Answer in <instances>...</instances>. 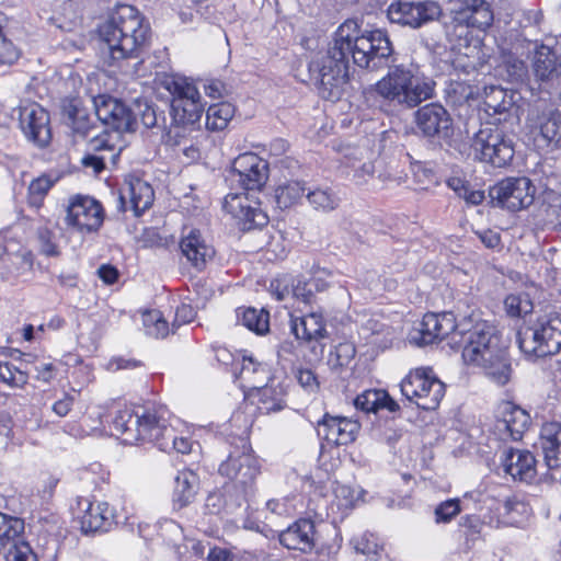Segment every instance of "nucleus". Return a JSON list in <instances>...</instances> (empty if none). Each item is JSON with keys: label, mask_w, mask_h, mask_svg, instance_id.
I'll use <instances>...</instances> for the list:
<instances>
[{"label": "nucleus", "mask_w": 561, "mask_h": 561, "mask_svg": "<svg viewBox=\"0 0 561 561\" xmlns=\"http://www.w3.org/2000/svg\"><path fill=\"white\" fill-rule=\"evenodd\" d=\"M536 187L528 178H507L490 188L492 202L502 208L517 211L530 206L535 198Z\"/></svg>", "instance_id": "9d476101"}, {"label": "nucleus", "mask_w": 561, "mask_h": 561, "mask_svg": "<svg viewBox=\"0 0 561 561\" xmlns=\"http://www.w3.org/2000/svg\"><path fill=\"white\" fill-rule=\"evenodd\" d=\"M434 88L433 80L414 75L404 65L390 67L388 73L375 84V91L380 98L409 108L433 98Z\"/></svg>", "instance_id": "20e7f679"}, {"label": "nucleus", "mask_w": 561, "mask_h": 561, "mask_svg": "<svg viewBox=\"0 0 561 561\" xmlns=\"http://www.w3.org/2000/svg\"><path fill=\"white\" fill-rule=\"evenodd\" d=\"M279 542L287 549L309 552L314 547V524L302 518L279 534Z\"/></svg>", "instance_id": "393cba45"}, {"label": "nucleus", "mask_w": 561, "mask_h": 561, "mask_svg": "<svg viewBox=\"0 0 561 561\" xmlns=\"http://www.w3.org/2000/svg\"><path fill=\"white\" fill-rule=\"evenodd\" d=\"M500 68L506 72L511 81H520L526 76L525 62L511 53L503 55Z\"/></svg>", "instance_id": "8fccbe9b"}, {"label": "nucleus", "mask_w": 561, "mask_h": 561, "mask_svg": "<svg viewBox=\"0 0 561 561\" xmlns=\"http://www.w3.org/2000/svg\"><path fill=\"white\" fill-rule=\"evenodd\" d=\"M80 523L84 534L107 531L114 523L113 510L106 502L89 503Z\"/></svg>", "instance_id": "bb28decb"}, {"label": "nucleus", "mask_w": 561, "mask_h": 561, "mask_svg": "<svg viewBox=\"0 0 561 561\" xmlns=\"http://www.w3.org/2000/svg\"><path fill=\"white\" fill-rule=\"evenodd\" d=\"M118 134L103 131L88 141V151L96 154H107L111 162L115 163L122 147L117 146Z\"/></svg>", "instance_id": "72a5a7b5"}, {"label": "nucleus", "mask_w": 561, "mask_h": 561, "mask_svg": "<svg viewBox=\"0 0 561 561\" xmlns=\"http://www.w3.org/2000/svg\"><path fill=\"white\" fill-rule=\"evenodd\" d=\"M360 424L352 419L324 414L318 422V435L333 445H347L355 440Z\"/></svg>", "instance_id": "412c9836"}, {"label": "nucleus", "mask_w": 561, "mask_h": 561, "mask_svg": "<svg viewBox=\"0 0 561 561\" xmlns=\"http://www.w3.org/2000/svg\"><path fill=\"white\" fill-rule=\"evenodd\" d=\"M526 128L538 149L561 147V112L557 108L535 106L529 110Z\"/></svg>", "instance_id": "1a4fd4ad"}, {"label": "nucleus", "mask_w": 561, "mask_h": 561, "mask_svg": "<svg viewBox=\"0 0 561 561\" xmlns=\"http://www.w3.org/2000/svg\"><path fill=\"white\" fill-rule=\"evenodd\" d=\"M99 34L112 59L136 58L149 41L150 25L135 7L118 4L100 25Z\"/></svg>", "instance_id": "7ed1b4c3"}, {"label": "nucleus", "mask_w": 561, "mask_h": 561, "mask_svg": "<svg viewBox=\"0 0 561 561\" xmlns=\"http://www.w3.org/2000/svg\"><path fill=\"white\" fill-rule=\"evenodd\" d=\"M240 378L250 387L261 388L268 379V370L265 364L255 360L252 356H243L240 368Z\"/></svg>", "instance_id": "c9c22d12"}, {"label": "nucleus", "mask_w": 561, "mask_h": 561, "mask_svg": "<svg viewBox=\"0 0 561 561\" xmlns=\"http://www.w3.org/2000/svg\"><path fill=\"white\" fill-rule=\"evenodd\" d=\"M138 108L140 122L146 128L167 127L165 117L159 115L153 105L145 103L144 105H138Z\"/></svg>", "instance_id": "864d4df0"}, {"label": "nucleus", "mask_w": 561, "mask_h": 561, "mask_svg": "<svg viewBox=\"0 0 561 561\" xmlns=\"http://www.w3.org/2000/svg\"><path fill=\"white\" fill-rule=\"evenodd\" d=\"M483 104L488 115H504L505 117L513 108L514 102L512 96H510L504 89L490 87V89L485 91Z\"/></svg>", "instance_id": "f704fd0d"}, {"label": "nucleus", "mask_w": 561, "mask_h": 561, "mask_svg": "<svg viewBox=\"0 0 561 561\" xmlns=\"http://www.w3.org/2000/svg\"><path fill=\"white\" fill-rule=\"evenodd\" d=\"M128 197L130 209L135 216H140L144 211L151 207L154 193L151 185L140 179L130 180L127 184L126 192L121 195L122 203Z\"/></svg>", "instance_id": "7c9ffc66"}, {"label": "nucleus", "mask_w": 561, "mask_h": 561, "mask_svg": "<svg viewBox=\"0 0 561 561\" xmlns=\"http://www.w3.org/2000/svg\"><path fill=\"white\" fill-rule=\"evenodd\" d=\"M198 490V477L192 470L180 471L175 477L173 503L178 508L187 506Z\"/></svg>", "instance_id": "2f4dec72"}, {"label": "nucleus", "mask_w": 561, "mask_h": 561, "mask_svg": "<svg viewBox=\"0 0 561 561\" xmlns=\"http://www.w3.org/2000/svg\"><path fill=\"white\" fill-rule=\"evenodd\" d=\"M386 398L385 390L370 389L358 394L354 400L357 410L366 413L380 410V401Z\"/></svg>", "instance_id": "49530a36"}, {"label": "nucleus", "mask_w": 561, "mask_h": 561, "mask_svg": "<svg viewBox=\"0 0 561 561\" xmlns=\"http://www.w3.org/2000/svg\"><path fill=\"white\" fill-rule=\"evenodd\" d=\"M68 119L72 133L81 138L89 136L91 130L94 128L88 113L83 108H79L76 105H71L68 111Z\"/></svg>", "instance_id": "79ce46f5"}, {"label": "nucleus", "mask_w": 561, "mask_h": 561, "mask_svg": "<svg viewBox=\"0 0 561 561\" xmlns=\"http://www.w3.org/2000/svg\"><path fill=\"white\" fill-rule=\"evenodd\" d=\"M393 47L386 32L366 31L359 34L353 20L341 24L327 50L318 53L309 64V71L320 82L323 99L339 100L350 79V57L360 68L377 69L392 56Z\"/></svg>", "instance_id": "f257e3e1"}, {"label": "nucleus", "mask_w": 561, "mask_h": 561, "mask_svg": "<svg viewBox=\"0 0 561 561\" xmlns=\"http://www.w3.org/2000/svg\"><path fill=\"white\" fill-rule=\"evenodd\" d=\"M110 161L107 154H96L88 151L81 159L84 168H90L94 173H100L104 170L106 162Z\"/></svg>", "instance_id": "0e129e2a"}, {"label": "nucleus", "mask_w": 561, "mask_h": 561, "mask_svg": "<svg viewBox=\"0 0 561 561\" xmlns=\"http://www.w3.org/2000/svg\"><path fill=\"white\" fill-rule=\"evenodd\" d=\"M504 308L510 317L520 318L533 311V302L526 294H511L504 300Z\"/></svg>", "instance_id": "a18cd8bd"}, {"label": "nucleus", "mask_w": 561, "mask_h": 561, "mask_svg": "<svg viewBox=\"0 0 561 561\" xmlns=\"http://www.w3.org/2000/svg\"><path fill=\"white\" fill-rule=\"evenodd\" d=\"M218 472L233 481L247 493L260 474V465L251 447L244 443L241 449L230 453L228 458L220 463Z\"/></svg>", "instance_id": "f8f14e48"}, {"label": "nucleus", "mask_w": 561, "mask_h": 561, "mask_svg": "<svg viewBox=\"0 0 561 561\" xmlns=\"http://www.w3.org/2000/svg\"><path fill=\"white\" fill-rule=\"evenodd\" d=\"M547 221L561 231V198L546 208Z\"/></svg>", "instance_id": "774afa93"}, {"label": "nucleus", "mask_w": 561, "mask_h": 561, "mask_svg": "<svg viewBox=\"0 0 561 561\" xmlns=\"http://www.w3.org/2000/svg\"><path fill=\"white\" fill-rule=\"evenodd\" d=\"M113 428L125 435L129 443L138 440H159L163 430L162 413L159 410L140 408L136 411L124 409L117 411L113 419Z\"/></svg>", "instance_id": "423d86ee"}, {"label": "nucleus", "mask_w": 561, "mask_h": 561, "mask_svg": "<svg viewBox=\"0 0 561 561\" xmlns=\"http://www.w3.org/2000/svg\"><path fill=\"white\" fill-rule=\"evenodd\" d=\"M290 328L296 339L305 342H318L328 335L323 316L319 312L291 318Z\"/></svg>", "instance_id": "cd10ccee"}, {"label": "nucleus", "mask_w": 561, "mask_h": 561, "mask_svg": "<svg viewBox=\"0 0 561 561\" xmlns=\"http://www.w3.org/2000/svg\"><path fill=\"white\" fill-rule=\"evenodd\" d=\"M20 57V50L9 39L0 26V65H12Z\"/></svg>", "instance_id": "6e6d98bb"}, {"label": "nucleus", "mask_w": 561, "mask_h": 561, "mask_svg": "<svg viewBox=\"0 0 561 561\" xmlns=\"http://www.w3.org/2000/svg\"><path fill=\"white\" fill-rule=\"evenodd\" d=\"M356 354L355 347L351 343H340L334 353L330 355V363L334 367L347 366Z\"/></svg>", "instance_id": "4d7b16f0"}, {"label": "nucleus", "mask_w": 561, "mask_h": 561, "mask_svg": "<svg viewBox=\"0 0 561 561\" xmlns=\"http://www.w3.org/2000/svg\"><path fill=\"white\" fill-rule=\"evenodd\" d=\"M354 549L365 556L371 557L378 554V543L373 535L363 534L352 539Z\"/></svg>", "instance_id": "052dcab7"}, {"label": "nucleus", "mask_w": 561, "mask_h": 561, "mask_svg": "<svg viewBox=\"0 0 561 561\" xmlns=\"http://www.w3.org/2000/svg\"><path fill=\"white\" fill-rule=\"evenodd\" d=\"M529 507L516 497L505 500L503 503V515L510 518L511 523H518L515 514L527 515Z\"/></svg>", "instance_id": "e2e57ef3"}, {"label": "nucleus", "mask_w": 561, "mask_h": 561, "mask_svg": "<svg viewBox=\"0 0 561 561\" xmlns=\"http://www.w3.org/2000/svg\"><path fill=\"white\" fill-rule=\"evenodd\" d=\"M222 207L238 220L243 230L263 227L268 221L260 204L250 199L247 193H229L224 199Z\"/></svg>", "instance_id": "f3484780"}, {"label": "nucleus", "mask_w": 561, "mask_h": 561, "mask_svg": "<svg viewBox=\"0 0 561 561\" xmlns=\"http://www.w3.org/2000/svg\"><path fill=\"white\" fill-rule=\"evenodd\" d=\"M36 234L39 251L42 254L46 256L59 255L60 252L56 243V237L51 230H49L47 227H39L37 229Z\"/></svg>", "instance_id": "603ef678"}, {"label": "nucleus", "mask_w": 561, "mask_h": 561, "mask_svg": "<svg viewBox=\"0 0 561 561\" xmlns=\"http://www.w3.org/2000/svg\"><path fill=\"white\" fill-rule=\"evenodd\" d=\"M504 471L515 480L531 481L536 476V459L529 450L510 449L503 459Z\"/></svg>", "instance_id": "a878e982"}, {"label": "nucleus", "mask_w": 561, "mask_h": 561, "mask_svg": "<svg viewBox=\"0 0 561 561\" xmlns=\"http://www.w3.org/2000/svg\"><path fill=\"white\" fill-rule=\"evenodd\" d=\"M531 68L538 81L549 82L559 77L561 65L558 62L556 53L549 46L540 45L534 53Z\"/></svg>", "instance_id": "c756f323"}, {"label": "nucleus", "mask_w": 561, "mask_h": 561, "mask_svg": "<svg viewBox=\"0 0 561 561\" xmlns=\"http://www.w3.org/2000/svg\"><path fill=\"white\" fill-rule=\"evenodd\" d=\"M234 115V106L228 102L213 104L206 112V127L209 130L218 131L227 127Z\"/></svg>", "instance_id": "4c0bfd02"}, {"label": "nucleus", "mask_w": 561, "mask_h": 561, "mask_svg": "<svg viewBox=\"0 0 561 561\" xmlns=\"http://www.w3.org/2000/svg\"><path fill=\"white\" fill-rule=\"evenodd\" d=\"M256 390L255 397L257 398V408L263 413H271L279 411L284 408L283 399L279 392L272 387L261 385V388H254Z\"/></svg>", "instance_id": "a19ab883"}, {"label": "nucleus", "mask_w": 561, "mask_h": 561, "mask_svg": "<svg viewBox=\"0 0 561 561\" xmlns=\"http://www.w3.org/2000/svg\"><path fill=\"white\" fill-rule=\"evenodd\" d=\"M539 447L547 468L554 477L561 470V424L548 422L541 426Z\"/></svg>", "instance_id": "5701e85b"}, {"label": "nucleus", "mask_w": 561, "mask_h": 561, "mask_svg": "<svg viewBox=\"0 0 561 561\" xmlns=\"http://www.w3.org/2000/svg\"><path fill=\"white\" fill-rule=\"evenodd\" d=\"M460 511L459 500H447L435 508V520L436 523H449Z\"/></svg>", "instance_id": "13d9d810"}, {"label": "nucleus", "mask_w": 561, "mask_h": 561, "mask_svg": "<svg viewBox=\"0 0 561 561\" xmlns=\"http://www.w3.org/2000/svg\"><path fill=\"white\" fill-rule=\"evenodd\" d=\"M23 530V524L18 518H12L0 512V543L5 546L11 539L18 538Z\"/></svg>", "instance_id": "3c124183"}, {"label": "nucleus", "mask_w": 561, "mask_h": 561, "mask_svg": "<svg viewBox=\"0 0 561 561\" xmlns=\"http://www.w3.org/2000/svg\"><path fill=\"white\" fill-rule=\"evenodd\" d=\"M291 284H294V278L289 275H283L271 282L270 290L278 301H283L290 296L293 297Z\"/></svg>", "instance_id": "bf43d9fd"}, {"label": "nucleus", "mask_w": 561, "mask_h": 561, "mask_svg": "<svg viewBox=\"0 0 561 561\" xmlns=\"http://www.w3.org/2000/svg\"><path fill=\"white\" fill-rule=\"evenodd\" d=\"M471 150L476 159L496 168L507 165L515 153L513 138L495 124L482 126L474 134Z\"/></svg>", "instance_id": "0eeeda50"}, {"label": "nucleus", "mask_w": 561, "mask_h": 561, "mask_svg": "<svg viewBox=\"0 0 561 561\" xmlns=\"http://www.w3.org/2000/svg\"><path fill=\"white\" fill-rule=\"evenodd\" d=\"M402 394L419 408L435 410L445 396V385L431 368H416L400 383Z\"/></svg>", "instance_id": "6e6552de"}, {"label": "nucleus", "mask_w": 561, "mask_h": 561, "mask_svg": "<svg viewBox=\"0 0 561 561\" xmlns=\"http://www.w3.org/2000/svg\"><path fill=\"white\" fill-rule=\"evenodd\" d=\"M231 176L245 191H260L268 179V163L253 152L242 153L232 162Z\"/></svg>", "instance_id": "2eb2a0df"}, {"label": "nucleus", "mask_w": 561, "mask_h": 561, "mask_svg": "<svg viewBox=\"0 0 561 561\" xmlns=\"http://www.w3.org/2000/svg\"><path fill=\"white\" fill-rule=\"evenodd\" d=\"M53 184L54 182L46 175L33 180L28 185V204L38 208Z\"/></svg>", "instance_id": "de8ad7c7"}, {"label": "nucleus", "mask_w": 561, "mask_h": 561, "mask_svg": "<svg viewBox=\"0 0 561 561\" xmlns=\"http://www.w3.org/2000/svg\"><path fill=\"white\" fill-rule=\"evenodd\" d=\"M459 321L451 312L424 314L423 319L410 331L409 342L417 346H424L440 341L451 334L457 336Z\"/></svg>", "instance_id": "9b49d317"}, {"label": "nucleus", "mask_w": 561, "mask_h": 561, "mask_svg": "<svg viewBox=\"0 0 561 561\" xmlns=\"http://www.w3.org/2000/svg\"><path fill=\"white\" fill-rule=\"evenodd\" d=\"M458 9L467 16L471 27L478 31H486L494 21L491 5L485 0H470L465 7Z\"/></svg>", "instance_id": "473e14b6"}, {"label": "nucleus", "mask_w": 561, "mask_h": 561, "mask_svg": "<svg viewBox=\"0 0 561 561\" xmlns=\"http://www.w3.org/2000/svg\"><path fill=\"white\" fill-rule=\"evenodd\" d=\"M146 333L153 337H165L169 334V325L159 310L147 311L142 314Z\"/></svg>", "instance_id": "c03bdc74"}, {"label": "nucleus", "mask_w": 561, "mask_h": 561, "mask_svg": "<svg viewBox=\"0 0 561 561\" xmlns=\"http://www.w3.org/2000/svg\"><path fill=\"white\" fill-rule=\"evenodd\" d=\"M242 324L256 334H264L268 331V313L264 310L247 308L241 317Z\"/></svg>", "instance_id": "37998d69"}, {"label": "nucleus", "mask_w": 561, "mask_h": 561, "mask_svg": "<svg viewBox=\"0 0 561 561\" xmlns=\"http://www.w3.org/2000/svg\"><path fill=\"white\" fill-rule=\"evenodd\" d=\"M375 173V164L371 161L364 162L360 167L354 170L352 180L357 185L367 184Z\"/></svg>", "instance_id": "338daca9"}, {"label": "nucleus", "mask_w": 561, "mask_h": 561, "mask_svg": "<svg viewBox=\"0 0 561 561\" xmlns=\"http://www.w3.org/2000/svg\"><path fill=\"white\" fill-rule=\"evenodd\" d=\"M517 343L529 357L556 355L561 350V313L550 312L537 318L529 327L519 330Z\"/></svg>", "instance_id": "39448f33"}, {"label": "nucleus", "mask_w": 561, "mask_h": 561, "mask_svg": "<svg viewBox=\"0 0 561 561\" xmlns=\"http://www.w3.org/2000/svg\"><path fill=\"white\" fill-rule=\"evenodd\" d=\"M20 126L24 135L43 147L49 142L48 113L38 104L31 103L20 108Z\"/></svg>", "instance_id": "aec40b11"}, {"label": "nucleus", "mask_w": 561, "mask_h": 561, "mask_svg": "<svg viewBox=\"0 0 561 561\" xmlns=\"http://www.w3.org/2000/svg\"><path fill=\"white\" fill-rule=\"evenodd\" d=\"M104 220L102 205L90 196L73 197L68 207L66 222L80 232L99 230Z\"/></svg>", "instance_id": "dca6fc26"}, {"label": "nucleus", "mask_w": 561, "mask_h": 561, "mask_svg": "<svg viewBox=\"0 0 561 561\" xmlns=\"http://www.w3.org/2000/svg\"><path fill=\"white\" fill-rule=\"evenodd\" d=\"M296 378L299 385L308 392H316L319 389V381L311 369H299Z\"/></svg>", "instance_id": "69168bd1"}, {"label": "nucleus", "mask_w": 561, "mask_h": 561, "mask_svg": "<svg viewBox=\"0 0 561 561\" xmlns=\"http://www.w3.org/2000/svg\"><path fill=\"white\" fill-rule=\"evenodd\" d=\"M453 347L461 350L466 365L483 369L485 375L497 385H505L511 378V364L505 352L499 345L496 329L474 313L459 321L457 336H451Z\"/></svg>", "instance_id": "f03ea898"}, {"label": "nucleus", "mask_w": 561, "mask_h": 561, "mask_svg": "<svg viewBox=\"0 0 561 561\" xmlns=\"http://www.w3.org/2000/svg\"><path fill=\"white\" fill-rule=\"evenodd\" d=\"M444 33L453 48L469 47L471 43V25L458 8L451 9L450 16L444 22Z\"/></svg>", "instance_id": "c85d7f7f"}, {"label": "nucleus", "mask_w": 561, "mask_h": 561, "mask_svg": "<svg viewBox=\"0 0 561 561\" xmlns=\"http://www.w3.org/2000/svg\"><path fill=\"white\" fill-rule=\"evenodd\" d=\"M290 290L294 298H297L306 304H312L314 300L312 287L309 286V279H294V284H291Z\"/></svg>", "instance_id": "680f3d73"}, {"label": "nucleus", "mask_w": 561, "mask_h": 561, "mask_svg": "<svg viewBox=\"0 0 561 561\" xmlns=\"http://www.w3.org/2000/svg\"><path fill=\"white\" fill-rule=\"evenodd\" d=\"M92 102L98 119L112 128L113 133L121 135L135 130L136 117L121 100L108 94H99L92 98Z\"/></svg>", "instance_id": "4468645a"}, {"label": "nucleus", "mask_w": 561, "mask_h": 561, "mask_svg": "<svg viewBox=\"0 0 561 561\" xmlns=\"http://www.w3.org/2000/svg\"><path fill=\"white\" fill-rule=\"evenodd\" d=\"M203 111L204 106L201 101L173 100L170 108L169 140L173 137H182L187 127L198 123Z\"/></svg>", "instance_id": "4be33fe9"}, {"label": "nucleus", "mask_w": 561, "mask_h": 561, "mask_svg": "<svg viewBox=\"0 0 561 561\" xmlns=\"http://www.w3.org/2000/svg\"><path fill=\"white\" fill-rule=\"evenodd\" d=\"M306 193V187L299 181H288L275 188V202L278 208L287 209L295 206Z\"/></svg>", "instance_id": "e433bc0d"}, {"label": "nucleus", "mask_w": 561, "mask_h": 561, "mask_svg": "<svg viewBox=\"0 0 561 561\" xmlns=\"http://www.w3.org/2000/svg\"><path fill=\"white\" fill-rule=\"evenodd\" d=\"M387 15L392 23L417 28L437 19L440 7L434 1L399 0L388 7Z\"/></svg>", "instance_id": "ddd939ff"}, {"label": "nucleus", "mask_w": 561, "mask_h": 561, "mask_svg": "<svg viewBox=\"0 0 561 561\" xmlns=\"http://www.w3.org/2000/svg\"><path fill=\"white\" fill-rule=\"evenodd\" d=\"M11 546L5 552V561H37L31 546L18 538L11 539Z\"/></svg>", "instance_id": "09e8293b"}, {"label": "nucleus", "mask_w": 561, "mask_h": 561, "mask_svg": "<svg viewBox=\"0 0 561 561\" xmlns=\"http://www.w3.org/2000/svg\"><path fill=\"white\" fill-rule=\"evenodd\" d=\"M180 250L186 261L197 271H203L215 256L214 247L195 228L183 229Z\"/></svg>", "instance_id": "6ab92c4d"}, {"label": "nucleus", "mask_w": 561, "mask_h": 561, "mask_svg": "<svg viewBox=\"0 0 561 561\" xmlns=\"http://www.w3.org/2000/svg\"><path fill=\"white\" fill-rule=\"evenodd\" d=\"M162 415L164 410L160 409ZM163 430L160 434L159 440H152L156 443L160 450L167 451L169 449H175L178 453L187 454L191 451V442L184 437H176L173 428L168 427L165 419L162 416Z\"/></svg>", "instance_id": "58836bf2"}, {"label": "nucleus", "mask_w": 561, "mask_h": 561, "mask_svg": "<svg viewBox=\"0 0 561 561\" xmlns=\"http://www.w3.org/2000/svg\"><path fill=\"white\" fill-rule=\"evenodd\" d=\"M500 414L501 419L496 423L497 431L506 434L512 440H520L530 424L529 414L508 401L501 404Z\"/></svg>", "instance_id": "b1692460"}, {"label": "nucleus", "mask_w": 561, "mask_h": 561, "mask_svg": "<svg viewBox=\"0 0 561 561\" xmlns=\"http://www.w3.org/2000/svg\"><path fill=\"white\" fill-rule=\"evenodd\" d=\"M307 201L316 209L324 213L334 210L340 203L336 194L329 187H317L306 193Z\"/></svg>", "instance_id": "ea45409f"}, {"label": "nucleus", "mask_w": 561, "mask_h": 561, "mask_svg": "<svg viewBox=\"0 0 561 561\" xmlns=\"http://www.w3.org/2000/svg\"><path fill=\"white\" fill-rule=\"evenodd\" d=\"M415 123L420 131L428 138L447 139L453 134V119L439 104H427L415 112Z\"/></svg>", "instance_id": "a211bd4d"}, {"label": "nucleus", "mask_w": 561, "mask_h": 561, "mask_svg": "<svg viewBox=\"0 0 561 561\" xmlns=\"http://www.w3.org/2000/svg\"><path fill=\"white\" fill-rule=\"evenodd\" d=\"M0 382L18 387L26 383V376L8 362L0 360Z\"/></svg>", "instance_id": "5fc2aeb1"}]
</instances>
